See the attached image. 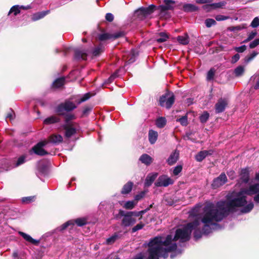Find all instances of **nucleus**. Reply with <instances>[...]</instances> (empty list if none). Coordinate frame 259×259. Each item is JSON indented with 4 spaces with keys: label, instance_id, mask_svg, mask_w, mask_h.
I'll list each match as a JSON object with an SVG mask.
<instances>
[{
    "label": "nucleus",
    "instance_id": "1",
    "mask_svg": "<svg viewBox=\"0 0 259 259\" xmlns=\"http://www.w3.org/2000/svg\"><path fill=\"white\" fill-rule=\"evenodd\" d=\"M255 179L259 181V172L256 174ZM257 194L254 197V201L259 203V183L251 185L248 189H241L239 192H234L228 195L226 201H220L214 205L209 203L202 209L195 220L203 232L204 235L211 233L213 230L221 228L218 222L222 221L230 212H234L236 208L242 207V213L249 212L253 208L252 202L247 203L246 195Z\"/></svg>",
    "mask_w": 259,
    "mask_h": 259
},
{
    "label": "nucleus",
    "instance_id": "2",
    "mask_svg": "<svg viewBox=\"0 0 259 259\" xmlns=\"http://www.w3.org/2000/svg\"><path fill=\"white\" fill-rule=\"evenodd\" d=\"M194 231V238L197 240L204 235L199 226V223L194 220L176 231L175 235H168L166 237L156 236L150 240L147 244V259L166 258L169 252L176 251L177 254H181L180 250H177V241L185 242L189 240L190 235Z\"/></svg>",
    "mask_w": 259,
    "mask_h": 259
},
{
    "label": "nucleus",
    "instance_id": "3",
    "mask_svg": "<svg viewBox=\"0 0 259 259\" xmlns=\"http://www.w3.org/2000/svg\"><path fill=\"white\" fill-rule=\"evenodd\" d=\"M103 51V47L101 45L95 48L92 51L77 49L75 50L74 57L77 60H87L90 57L98 56Z\"/></svg>",
    "mask_w": 259,
    "mask_h": 259
},
{
    "label": "nucleus",
    "instance_id": "4",
    "mask_svg": "<svg viewBox=\"0 0 259 259\" xmlns=\"http://www.w3.org/2000/svg\"><path fill=\"white\" fill-rule=\"evenodd\" d=\"M76 108L74 103L70 101H66L55 108V112L58 115H65V112H70Z\"/></svg>",
    "mask_w": 259,
    "mask_h": 259
},
{
    "label": "nucleus",
    "instance_id": "5",
    "mask_svg": "<svg viewBox=\"0 0 259 259\" xmlns=\"http://www.w3.org/2000/svg\"><path fill=\"white\" fill-rule=\"evenodd\" d=\"M75 223H76L78 226L81 227L83 225L87 224L88 223V221H87V219L85 218H78L75 220V221L70 220L67 221L65 223L63 224L61 226L58 227L57 228V230L62 231L64 230L69 226H71V228H72L74 226Z\"/></svg>",
    "mask_w": 259,
    "mask_h": 259
},
{
    "label": "nucleus",
    "instance_id": "6",
    "mask_svg": "<svg viewBox=\"0 0 259 259\" xmlns=\"http://www.w3.org/2000/svg\"><path fill=\"white\" fill-rule=\"evenodd\" d=\"M155 8V6L153 5L146 8L141 7L135 12V15L139 20H143L153 12Z\"/></svg>",
    "mask_w": 259,
    "mask_h": 259
},
{
    "label": "nucleus",
    "instance_id": "7",
    "mask_svg": "<svg viewBox=\"0 0 259 259\" xmlns=\"http://www.w3.org/2000/svg\"><path fill=\"white\" fill-rule=\"evenodd\" d=\"M62 126L65 131V137L67 139H69L74 136L79 129V126L77 123H74L73 124H63Z\"/></svg>",
    "mask_w": 259,
    "mask_h": 259
},
{
    "label": "nucleus",
    "instance_id": "8",
    "mask_svg": "<svg viewBox=\"0 0 259 259\" xmlns=\"http://www.w3.org/2000/svg\"><path fill=\"white\" fill-rule=\"evenodd\" d=\"M118 215L123 217L121 224L124 227H126L132 226L136 222V220L134 217H132L131 214H128V212H125L123 210H119Z\"/></svg>",
    "mask_w": 259,
    "mask_h": 259
},
{
    "label": "nucleus",
    "instance_id": "9",
    "mask_svg": "<svg viewBox=\"0 0 259 259\" xmlns=\"http://www.w3.org/2000/svg\"><path fill=\"white\" fill-rule=\"evenodd\" d=\"M175 102V96L173 93L165 94L162 96L159 99L160 106L167 109L170 108Z\"/></svg>",
    "mask_w": 259,
    "mask_h": 259
},
{
    "label": "nucleus",
    "instance_id": "10",
    "mask_svg": "<svg viewBox=\"0 0 259 259\" xmlns=\"http://www.w3.org/2000/svg\"><path fill=\"white\" fill-rule=\"evenodd\" d=\"M174 183V181L166 175L160 176L155 183L156 187H167Z\"/></svg>",
    "mask_w": 259,
    "mask_h": 259
},
{
    "label": "nucleus",
    "instance_id": "11",
    "mask_svg": "<svg viewBox=\"0 0 259 259\" xmlns=\"http://www.w3.org/2000/svg\"><path fill=\"white\" fill-rule=\"evenodd\" d=\"M124 35V33L123 31H119L118 32H116L113 34H110L108 33H104L100 34L99 35L98 38L101 41H103L111 38L116 39L120 37H122Z\"/></svg>",
    "mask_w": 259,
    "mask_h": 259
},
{
    "label": "nucleus",
    "instance_id": "12",
    "mask_svg": "<svg viewBox=\"0 0 259 259\" xmlns=\"http://www.w3.org/2000/svg\"><path fill=\"white\" fill-rule=\"evenodd\" d=\"M46 142H40L35 145L30 151V154L32 151L36 155L40 156H44L48 154V153L45 151L43 147L46 145Z\"/></svg>",
    "mask_w": 259,
    "mask_h": 259
},
{
    "label": "nucleus",
    "instance_id": "13",
    "mask_svg": "<svg viewBox=\"0 0 259 259\" xmlns=\"http://www.w3.org/2000/svg\"><path fill=\"white\" fill-rule=\"evenodd\" d=\"M227 182V178L225 173H222L218 177L213 180L211 186L213 189L218 188Z\"/></svg>",
    "mask_w": 259,
    "mask_h": 259
},
{
    "label": "nucleus",
    "instance_id": "14",
    "mask_svg": "<svg viewBox=\"0 0 259 259\" xmlns=\"http://www.w3.org/2000/svg\"><path fill=\"white\" fill-rule=\"evenodd\" d=\"M158 176V173L157 172H152L149 174L146 178L144 186L145 187H149L150 186L153 182L154 181L155 179L157 178Z\"/></svg>",
    "mask_w": 259,
    "mask_h": 259
},
{
    "label": "nucleus",
    "instance_id": "15",
    "mask_svg": "<svg viewBox=\"0 0 259 259\" xmlns=\"http://www.w3.org/2000/svg\"><path fill=\"white\" fill-rule=\"evenodd\" d=\"M227 105V101L226 99H220L215 106L216 112L221 113L224 111Z\"/></svg>",
    "mask_w": 259,
    "mask_h": 259
},
{
    "label": "nucleus",
    "instance_id": "16",
    "mask_svg": "<svg viewBox=\"0 0 259 259\" xmlns=\"http://www.w3.org/2000/svg\"><path fill=\"white\" fill-rule=\"evenodd\" d=\"M121 237V234L119 233L115 232L111 236L106 239L105 242L106 245H112L117 240Z\"/></svg>",
    "mask_w": 259,
    "mask_h": 259
},
{
    "label": "nucleus",
    "instance_id": "17",
    "mask_svg": "<svg viewBox=\"0 0 259 259\" xmlns=\"http://www.w3.org/2000/svg\"><path fill=\"white\" fill-rule=\"evenodd\" d=\"M19 234L21 235L24 239H25L26 241L34 244V245H37L39 243V240H36L33 238H32L29 235L24 233L23 232L19 231L18 232Z\"/></svg>",
    "mask_w": 259,
    "mask_h": 259
},
{
    "label": "nucleus",
    "instance_id": "18",
    "mask_svg": "<svg viewBox=\"0 0 259 259\" xmlns=\"http://www.w3.org/2000/svg\"><path fill=\"white\" fill-rule=\"evenodd\" d=\"M213 153L212 150H204L199 152L196 155V159L197 161L200 162L202 161L207 155H211Z\"/></svg>",
    "mask_w": 259,
    "mask_h": 259
},
{
    "label": "nucleus",
    "instance_id": "19",
    "mask_svg": "<svg viewBox=\"0 0 259 259\" xmlns=\"http://www.w3.org/2000/svg\"><path fill=\"white\" fill-rule=\"evenodd\" d=\"M179 153L177 150L172 153L167 160V162L170 165L174 164L178 159Z\"/></svg>",
    "mask_w": 259,
    "mask_h": 259
},
{
    "label": "nucleus",
    "instance_id": "20",
    "mask_svg": "<svg viewBox=\"0 0 259 259\" xmlns=\"http://www.w3.org/2000/svg\"><path fill=\"white\" fill-rule=\"evenodd\" d=\"M140 161L146 165H149L153 162V158L147 154H142L140 158Z\"/></svg>",
    "mask_w": 259,
    "mask_h": 259
},
{
    "label": "nucleus",
    "instance_id": "21",
    "mask_svg": "<svg viewBox=\"0 0 259 259\" xmlns=\"http://www.w3.org/2000/svg\"><path fill=\"white\" fill-rule=\"evenodd\" d=\"M49 141L54 144H59L63 141V137L60 135L54 134L50 137Z\"/></svg>",
    "mask_w": 259,
    "mask_h": 259
},
{
    "label": "nucleus",
    "instance_id": "22",
    "mask_svg": "<svg viewBox=\"0 0 259 259\" xmlns=\"http://www.w3.org/2000/svg\"><path fill=\"white\" fill-rule=\"evenodd\" d=\"M158 138V133L152 130H150L148 133V138L149 142L151 144H154L157 141Z\"/></svg>",
    "mask_w": 259,
    "mask_h": 259
},
{
    "label": "nucleus",
    "instance_id": "23",
    "mask_svg": "<svg viewBox=\"0 0 259 259\" xmlns=\"http://www.w3.org/2000/svg\"><path fill=\"white\" fill-rule=\"evenodd\" d=\"M240 179L241 181L246 183L249 180V171L247 168L242 169L240 173Z\"/></svg>",
    "mask_w": 259,
    "mask_h": 259
},
{
    "label": "nucleus",
    "instance_id": "24",
    "mask_svg": "<svg viewBox=\"0 0 259 259\" xmlns=\"http://www.w3.org/2000/svg\"><path fill=\"white\" fill-rule=\"evenodd\" d=\"M60 121V118L57 116H51L46 118L44 123L46 124H50L57 122H59Z\"/></svg>",
    "mask_w": 259,
    "mask_h": 259
},
{
    "label": "nucleus",
    "instance_id": "25",
    "mask_svg": "<svg viewBox=\"0 0 259 259\" xmlns=\"http://www.w3.org/2000/svg\"><path fill=\"white\" fill-rule=\"evenodd\" d=\"M183 9L185 12H194L198 10V8L197 6L191 4H184Z\"/></svg>",
    "mask_w": 259,
    "mask_h": 259
},
{
    "label": "nucleus",
    "instance_id": "26",
    "mask_svg": "<svg viewBox=\"0 0 259 259\" xmlns=\"http://www.w3.org/2000/svg\"><path fill=\"white\" fill-rule=\"evenodd\" d=\"M50 12L49 10L42 11L34 14L32 17V20L34 21L38 20L44 18L46 15L48 14Z\"/></svg>",
    "mask_w": 259,
    "mask_h": 259
},
{
    "label": "nucleus",
    "instance_id": "27",
    "mask_svg": "<svg viewBox=\"0 0 259 259\" xmlns=\"http://www.w3.org/2000/svg\"><path fill=\"white\" fill-rule=\"evenodd\" d=\"M164 2L165 5L161 6V9L162 11L171 10L174 8L173 5L175 4V2L171 0H164Z\"/></svg>",
    "mask_w": 259,
    "mask_h": 259
},
{
    "label": "nucleus",
    "instance_id": "28",
    "mask_svg": "<svg viewBox=\"0 0 259 259\" xmlns=\"http://www.w3.org/2000/svg\"><path fill=\"white\" fill-rule=\"evenodd\" d=\"M133 186V183L132 182H128L123 186L121 190V193L123 194L129 193L132 189Z\"/></svg>",
    "mask_w": 259,
    "mask_h": 259
},
{
    "label": "nucleus",
    "instance_id": "29",
    "mask_svg": "<svg viewBox=\"0 0 259 259\" xmlns=\"http://www.w3.org/2000/svg\"><path fill=\"white\" fill-rule=\"evenodd\" d=\"M64 116L65 123L64 124H73L74 122H72L71 120L75 118V116L68 112H65V115H62Z\"/></svg>",
    "mask_w": 259,
    "mask_h": 259
},
{
    "label": "nucleus",
    "instance_id": "30",
    "mask_svg": "<svg viewBox=\"0 0 259 259\" xmlns=\"http://www.w3.org/2000/svg\"><path fill=\"white\" fill-rule=\"evenodd\" d=\"M178 42L183 45H186L189 42V38L188 35L186 34L183 36H179L177 37Z\"/></svg>",
    "mask_w": 259,
    "mask_h": 259
},
{
    "label": "nucleus",
    "instance_id": "31",
    "mask_svg": "<svg viewBox=\"0 0 259 259\" xmlns=\"http://www.w3.org/2000/svg\"><path fill=\"white\" fill-rule=\"evenodd\" d=\"M65 79L64 77H61L56 79L53 83V88H59L61 87L64 84Z\"/></svg>",
    "mask_w": 259,
    "mask_h": 259
},
{
    "label": "nucleus",
    "instance_id": "32",
    "mask_svg": "<svg viewBox=\"0 0 259 259\" xmlns=\"http://www.w3.org/2000/svg\"><path fill=\"white\" fill-rule=\"evenodd\" d=\"M166 123V120L164 117H160L156 120V125L159 128L163 127Z\"/></svg>",
    "mask_w": 259,
    "mask_h": 259
},
{
    "label": "nucleus",
    "instance_id": "33",
    "mask_svg": "<svg viewBox=\"0 0 259 259\" xmlns=\"http://www.w3.org/2000/svg\"><path fill=\"white\" fill-rule=\"evenodd\" d=\"M244 72V68L242 66H239L237 67L234 71V74L236 76L239 77L243 75Z\"/></svg>",
    "mask_w": 259,
    "mask_h": 259
},
{
    "label": "nucleus",
    "instance_id": "34",
    "mask_svg": "<svg viewBox=\"0 0 259 259\" xmlns=\"http://www.w3.org/2000/svg\"><path fill=\"white\" fill-rule=\"evenodd\" d=\"M250 81L255 82L254 89L255 90L259 89V75H254L252 76L250 79Z\"/></svg>",
    "mask_w": 259,
    "mask_h": 259
},
{
    "label": "nucleus",
    "instance_id": "35",
    "mask_svg": "<svg viewBox=\"0 0 259 259\" xmlns=\"http://www.w3.org/2000/svg\"><path fill=\"white\" fill-rule=\"evenodd\" d=\"M136 205L134 201H127L123 205V207L127 209H133Z\"/></svg>",
    "mask_w": 259,
    "mask_h": 259
},
{
    "label": "nucleus",
    "instance_id": "36",
    "mask_svg": "<svg viewBox=\"0 0 259 259\" xmlns=\"http://www.w3.org/2000/svg\"><path fill=\"white\" fill-rule=\"evenodd\" d=\"M215 70L214 68H211L207 73L206 79L207 81L212 80L214 78Z\"/></svg>",
    "mask_w": 259,
    "mask_h": 259
},
{
    "label": "nucleus",
    "instance_id": "37",
    "mask_svg": "<svg viewBox=\"0 0 259 259\" xmlns=\"http://www.w3.org/2000/svg\"><path fill=\"white\" fill-rule=\"evenodd\" d=\"M20 12V7L18 5H15L13 6L9 12V14H10L11 13H14V15L15 16H16L18 14H19Z\"/></svg>",
    "mask_w": 259,
    "mask_h": 259
},
{
    "label": "nucleus",
    "instance_id": "38",
    "mask_svg": "<svg viewBox=\"0 0 259 259\" xmlns=\"http://www.w3.org/2000/svg\"><path fill=\"white\" fill-rule=\"evenodd\" d=\"M168 38L167 34L164 32L160 33L159 37L157 38L156 40L158 42H162L165 41Z\"/></svg>",
    "mask_w": 259,
    "mask_h": 259
},
{
    "label": "nucleus",
    "instance_id": "39",
    "mask_svg": "<svg viewBox=\"0 0 259 259\" xmlns=\"http://www.w3.org/2000/svg\"><path fill=\"white\" fill-rule=\"evenodd\" d=\"M216 23V21L213 19L208 18L205 20V24L208 28L210 27L213 25H215Z\"/></svg>",
    "mask_w": 259,
    "mask_h": 259
},
{
    "label": "nucleus",
    "instance_id": "40",
    "mask_svg": "<svg viewBox=\"0 0 259 259\" xmlns=\"http://www.w3.org/2000/svg\"><path fill=\"white\" fill-rule=\"evenodd\" d=\"M209 117V114L207 112H204L200 116V120L202 123H205L207 121L208 118Z\"/></svg>",
    "mask_w": 259,
    "mask_h": 259
},
{
    "label": "nucleus",
    "instance_id": "41",
    "mask_svg": "<svg viewBox=\"0 0 259 259\" xmlns=\"http://www.w3.org/2000/svg\"><path fill=\"white\" fill-rule=\"evenodd\" d=\"M177 121L179 122L183 126H186L188 124V119L186 115L177 119Z\"/></svg>",
    "mask_w": 259,
    "mask_h": 259
},
{
    "label": "nucleus",
    "instance_id": "42",
    "mask_svg": "<svg viewBox=\"0 0 259 259\" xmlns=\"http://www.w3.org/2000/svg\"><path fill=\"white\" fill-rule=\"evenodd\" d=\"M26 156L22 155L18 158L15 167L19 166L23 164L26 161Z\"/></svg>",
    "mask_w": 259,
    "mask_h": 259
},
{
    "label": "nucleus",
    "instance_id": "43",
    "mask_svg": "<svg viewBox=\"0 0 259 259\" xmlns=\"http://www.w3.org/2000/svg\"><path fill=\"white\" fill-rule=\"evenodd\" d=\"M200 206H201L200 205H196L193 209H192L190 212V215L193 216H197L198 213L200 210Z\"/></svg>",
    "mask_w": 259,
    "mask_h": 259
},
{
    "label": "nucleus",
    "instance_id": "44",
    "mask_svg": "<svg viewBox=\"0 0 259 259\" xmlns=\"http://www.w3.org/2000/svg\"><path fill=\"white\" fill-rule=\"evenodd\" d=\"M226 4V3L225 2H220L217 3H212L211 6L212 7L213 9H215L218 8H222L223 7L225 6Z\"/></svg>",
    "mask_w": 259,
    "mask_h": 259
},
{
    "label": "nucleus",
    "instance_id": "45",
    "mask_svg": "<svg viewBox=\"0 0 259 259\" xmlns=\"http://www.w3.org/2000/svg\"><path fill=\"white\" fill-rule=\"evenodd\" d=\"M147 192H148L147 190H145L144 191H142L140 193H139V194H137L135 196V200L136 201H139V200H141L142 198H143L145 196L146 193H147Z\"/></svg>",
    "mask_w": 259,
    "mask_h": 259
},
{
    "label": "nucleus",
    "instance_id": "46",
    "mask_svg": "<svg viewBox=\"0 0 259 259\" xmlns=\"http://www.w3.org/2000/svg\"><path fill=\"white\" fill-rule=\"evenodd\" d=\"M34 196L24 197L22 198V201L24 203H29L34 201Z\"/></svg>",
    "mask_w": 259,
    "mask_h": 259
},
{
    "label": "nucleus",
    "instance_id": "47",
    "mask_svg": "<svg viewBox=\"0 0 259 259\" xmlns=\"http://www.w3.org/2000/svg\"><path fill=\"white\" fill-rule=\"evenodd\" d=\"M137 55V54L136 55V54L135 53V51L132 50V55H131L130 58L126 62V64H131V63H133V62H134L136 61V57Z\"/></svg>",
    "mask_w": 259,
    "mask_h": 259
},
{
    "label": "nucleus",
    "instance_id": "48",
    "mask_svg": "<svg viewBox=\"0 0 259 259\" xmlns=\"http://www.w3.org/2000/svg\"><path fill=\"white\" fill-rule=\"evenodd\" d=\"M257 53L256 52H253L252 53L250 54V55L248 57H246L245 59V62L246 63H248L251 61L257 55Z\"/></svg>",
    "mask_w": 259,
    "mask_h": 259
},
{
    "label": "nucleus",
    "instance_id": "49",
    "mask_svg": "<svg viewBox=\"0 0 259 259\" xmlns=\"http://www.w3.org/2000/svg\"><path fill=\"white\" fill-rule=\"evenodd\" d=\"M259 26V17H255L252 21L250 26L252 28H256Z\"/></svg>",
    "mask_w": 259,
    "mask_h": 259
},
{
    "label": "nucleus",
    "instance_id": "50",
    "mask_svg": "<svg viewBox=\"0 0 259 259\" xmlns=\"http://www.w3.org/2000/svg\"><path fill=\"white\" fill-rule=\"evenodd\" d=\"M91 97L90 93H88L84 94L78 101V104H80L87 100L89 99Z\"/></svg>",
    "mask_w": 259,
    "mask_h": 259
},
{
    "label": "nucleus",
    "instance_id": "51",
    "mask_svg": "<svg viewBox=\"0 0 259 259\" xmlns=\"http://www.w3.org/2000/svg\"><path fill=\"white\" fill-rule=\"evenodd\" d=\"M256 34L257 33L256 31L251 32L248 34L247 38L244 40V42H246L251 40L256 35Z\"/></svg>",
    "mask_w": 259,
    "mask_h": 259
},
{
    "label": "nucleus",
    "instance_id": "52",
    "mask_svg": "<svg viewBox=\"0 0 259 259\" xmlns=\"http://www.w3.org/2000/svg\"><path fill=\"white\" fill-rule=\"evenodd\" d=\"M229 16H224L222 15H218L215 17V19L218 21H221L226 20L229 19Z\"/></svg>",
    "mask_w": 259,
    "mask_h": 259
},
{
    "label": "nucleus",
    "instance_id": "53",
    "mask_svg": "<svg viewBox=\"0 0 259 259\" xmlns=\"http://www.w3.org/2000/svg\"><path fill=\"white\" fill-rule=\"evenodd\" d=\"M182 170V166L181 165H177L176 166L173 170V174L175 176L178 175Z\"/></svg>",
    "mask_w": 259,
    "mask_h": 259
},
{
    "label": "nucleus",
    "instance_id": "54",
    "mask_svg": "<svg viewBox=\"0 0 259 259\" xmlns=\"http://www.w3.org/2000/svg\"><path fill=\"white\" fill-rule=\"evenodd\" d=\"M144 224H138L132 228V232H136V231L142 229L144 227Z\"/></svg>",
    "mask_w": 259,
    "mask_h": 259
},
{
    "label": "nucleus",
    "instance_id": "55",
    "mask_svg": "<svg viewBox=\"0 0 259 259\" xmlns=\"http://www.w3.org/2000/svg\"><path fill=\"white\" fill-rule=\"evenodd\" d=\"M259 44V39H255L249 44V47L251 49L255 48Z\"/></svg>",
    "mask_w": 259,
    "mask_h": 259
},
{
    "label": "nucleus",
    "instance_id": "56",
    "mask_svg": "<svg viewBox=\"0 0 259 259\" xmlns=\"http://www.w3.org/2000/svg\"><path fill=\"white\" fill-rule=\"evenodd\" d=\"M246 49V47L245 45H242L240 47H235L234 48V50L238 52V53H242L244 51H245V50Z\"/></svg>",
    "mask_w": 259,
    "mask_h": 259
},
{
    "label": "nucleus",
    "instance_id": "57",
    "mask_svg": "<svg viewBox=\"0 0 259 259\" xmlns=\"http://www.w3.org/2000/svg\"><path fill=\"white\" fill-rule=\"evenodd\" d=\"M105 18L107 21L112 22L114 19V16L112 14L108 13L106 14Z\"/></svg>",
    "mask_w": 259,
    "mask_h": 259
},
{
    "label": "nucleus",
    "instance_id": "58",
    "mask_svg": "<svg viewBox=\"0 0 259 259\" xmlns=\"http://www.w3.org/2000/svg\"><path fill=\"white\" fill-rule=\"evenodd\" d=\"M240 59V55L238 54H236L234 55L231 58V63L234 64L237 62Z\"/></svg>",
    "mask_w": 259,
    "mask_h": 259
},
{
    "label": "nucleus",
    "instance_id": "59",
    "mask_svg": "<svg viewBox=\"0 0 259 259\" xmlns=\"http://www.w3.org/2000/svg\"><path fill=\"white\" fill-rule=\"evenodd\" d=\"M203 9L204 10H206L207 11H210L212 10H213L212 9L211 4H206V5H204L203 6Z\"/></svg>",
    "mask_w": 259,
    "mask_h": 259
},
{
    "label": "nucleus",
    "instance_id": "60",
    "mask_svg": "<svg viewBox=\"0 0 259 259\" xmlns=\"http://www.w3.org/2000/svg\"><path fill=\"white\" fill-rule=\"evenodd\" d=\"M212 2L211 0H196L197 4H209Z\"/></svg>",
    "mask_w": 259,
    "mask_h": 259
},
{
    "label": "nucleus",
    "instance_id": "61",
    "mask_svg": "<svg viewBox=\"0 0 259 259\" xmlns=\"http://www.w3.org/2000/svg\"><path fill=\"white\" fill-rule=\"evenodd\" d=\"M128 214H131L132 217H139L140 215V212L139 211H128Z\"/></svg>",
    "mask_w": 259,
    "mask_h": 259
},
{
    "label": "nucleus",
    "instance_id": "62",
    "mask_svg": "<svg viewBox=\"0 0 259 259\" xmlns=\"http://www.w3.org/2000/svg\"><path fill=\"white\" fill-rule=\"evenodd\" d=\"M92 110V108L90 107H86L83 110V114L84 115H87Z\"/></svg>",
    "mask_w": 259,
    "mask_h": 259
},
{
    "label": "nucleus",
    "instance_id": "63",
    "mask_svg": "<svg viewBox=\"0 0 259 259\" xmlns=\"http://www.w3.org/2000/svg\"><path fill=\"white\" fill-rule=\"evenodd\" d=\"M114 79V78H113V76H110L109 78L105 81L104 83L105 84H108V83H110L111 82H112L113 81V80Z\"/></svg>",
    "mask_w": 259,
    "mask_h": 259
},
{
    "label": "nucleus",
    "instance_id": "64",
    "mask_svg": "<svg viewBox=\"0 0 259 259\" xmlns=\"http://www.w3.org/2000/svg\"><path fill=\"white\" fill-rule=\"evenodd\" d=\"M144 256L142 253L137 254L134 259H143Z\"/></svg>",
    "mask_w": 259,
    "mask_h": 259
}]
</instances>
